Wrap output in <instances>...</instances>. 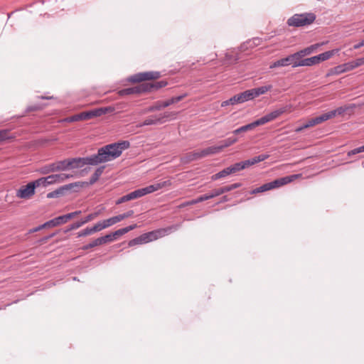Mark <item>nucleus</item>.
Wrapping results in <instances>:
<instances>
[{"mask_svg": "<svg viewBox=\"0 0 364 364\" xmlns=\"http://www.w3.org/2000/svg\"><path fill=\"white\" fill-rule=\"evenodd\" d=\"M130 146L128 141H121L109 144L100 148L97 151L101 163L113 161L121 156L123 151Z\"/></svg>", "mask_w": 364, "mask_h": 364, "instance_id": "nucleus-1", "label": "nucleus"}, {"mask_svg": "<svg viewBox=\"0 0 364 364\" xmlns=\"http://www.w3.org/2000/svg\"><path fill=\"white\" fill-rule=\"evenodd\" d=\"M170 232V229H159L157 230L144 233L129 242V246L132 247L136 245H141L156 240L162 237Z\"/></svg>", "mask_w": 364, "mask_h": 364, "instance_id": "nucleus-2", "label": "nucleus"}, {"mask_svg": "<svg viewBox=\"0 0 364 364\" xmlns=\"http://www.w3.org/2000/svg\"><path fill=\"white\" fill-rule=\"evenodd\" d=\"M338 52V49L328 50L321 53L319 55L301 60L300 61H294L293 63V68L299 66H312L320 63L322 61L327 60L333 57L336 53Z\"/></svg>", "mask_w": 364, "mask_h": 364, "instance_id": "nucleus-3", "label": "nucleus"}, {"mask_svg": "<svg viewBox=\"0 0 364 364\" xmlns=\"http://www.w3.org/2000/svg\"><path fill=\"white\" fill-rule=\"evenodd\" d=\"M315 20L314 13L296 14L287 20V24L293 27H302L311 24Z\"/></svg>", "mask_w": 364, "mask_h": 364, "instance_id": "nucleus-4", "label": "nucleus"}, {"mask_svg": "<svg viewBox=\"0 0 364 364\" xmlns=\"http://www.w3.org/2000/svg\"><path fill=\"white\" fill-rule=\"evenodd\" d=\"M107 111V108H98L87 112H82L79 114L65 118L63 122H74L77 121L87 120L96 117H100L105 114Z\"/></svg>", "mask_w": 364, "mask_h": 364, "instance_id": "nucleus-5", "label": "nucleus"}, {"mask_svg": "<svg viewBox=\"0 0 364 364\" xmlns=\"http://www.w3.org/2000/svg\"><path fill=\"white\" fill-rule=\"evenodd\" d=\"M175 114H176L173 112H164L157 115H152L147 117L141 124H139L138 127H141L144 126L160 124L165 122L167 119L171 117H174Z\"/></svg>", "mask_w": 364, "mask_h": 364, "instance_id": "nucleus-6", "label": "nucleus"}, {"mask_svg": "<svg viewBox=\"0 0 364 364\" xmlns=\"http://www.w3.org/2000/svg\"><path fill=\"white\" fill-rule=\"evenodd\" d=\"M186 95H181L177 97H173L166 101H158L154 105L146 109V112L160 110L163 108L167 107L173 104L177 103L185 97Z\"/></svg>", "mask_w": 364, "mask_h": 364, "instance_id": "nucleus-7", "label": "nucleus"}, {"mask_svg": "<svg viewBox=\"0 0 364 364\" xmlns=\"http://www.w3.org/2000/svg\"><path fill=\"white\" fill-rule=\"evenodd\" d=\"M34 181H31L26 186H22L16 192V196L21 199H29L35 194L36 188Z\"/></svg>", "mask_w": 364, "mask_h": 364, "instance_id": "nucleus-8", "label": "nucleus"}, {"mask_svg": "<svg viewBox=\"0 0 364 364\" xmlns=\"http://www.w3.org/2000/svg\"><path fill=\"white\" fill-rule=\"evenodd\" d=\"M67 159L58 161L54 163L46 165L42 172L44 174H47L51 172L63 171L69 169Z\"/></svg>", "mask_w": 364, "mask_h": 364, "instance_id": "nucleus-9", "label": "nucleus"}, {"mask_svg": "<svg viewBox=\"0 0 364 364\" xmlns=\"http://www.w3.org/2000/svg\"><path fill=\"white\" fill-rule=\"evenodd\" d=\"M160 77V73L156 71H149L144 73H139L132 75L129 78V81L132 82H139L144 80H150L158 79Z\"/></svg>", "mask_w": 364, "mask_h": 364, "instance_id": "nucleus-10", "label": "nucleus"}, {"mask_svg": "<svg viewBox=\"0 0 364 364\" xmlns=\"http://www.w3.org/2000/svg\"><path fill=\"white\" fill-rule=\"evenodd\" d=\"M83 186V183L82 182H75L69 184L64 185L56 190L51 191L47 194L48 198H58L64 194V193L67 191H69L75 187L81 188Z\"/></svg>", "mask_w": 364, "mask_h": 364, "instance_id": "nucleus-11", "label": "nucleus"}, {"mask_svg": "<svg viewBox=\"0 0 364 364\" xmlns=\"http://www.w3.org/2000/svg\"><path fill=\"white\" fill-rule=\"evenodd\" d=\"M294 61H300L299 58H297V55L296 53L288 55L286 58L279 59L275 62H274L272 64L270 65L269 68L273 69L277 67H284L289 65H293V63Z\"/></svg>", "mask_w": 364, "mask_h": 364, "instance_id": "nucleus-12", "label": "nucleus"}, {"mask_svg": "<svg viewBox=\"0 0 364 364\" xmlns=\"http://www.w3.org/2000/svg\"><path fill=\"white\" fill-rule=\"evenodd\" d=\"M171 185V182L169 181H164L159 183H156L154 184L148 186L146 187L140 188L142 196L157 191L164 187L168 186Z\"/></svg>", "mask_w": 364, "mask_h": 364, "instance_id": "nucleus-13", "label": "nucleus"}, {"mask_svg": "<svg viewBox=\"0 0 364 364\" xmlns=\"http://www.w3.org/2000/svg\"><path fill=\"white\" fill-rule=\"evenodd\" d=\"M150 87H151V85H144V83H143V84L136 86V87H129V88H125V89L121 90H119V95L123 96V95H129L136 94V93L145 92L149 91V88Z\"/></svg>", "mask_w": 364, "mask_h": 364, "instance_id": "nucleus-14", "label": "nucleus"}, {"mask_svg": "<svg viewBox=\"0 0 364 364\" xmlns=\"http://www.w3.org/2000/svg\"><path fill=\"white\" fill-rule=\"evenodd\" d=\"M299 175H291L289 176H285L282 178H279L273 181L270 182L272 189L281 187L284 185H286L290 182H291L294 178L299 177Z\"/></svg>", "mask_w": 364, "mask_h": 364, "instance_id": "nucleus-15", "label": "nucleus"}, {"mask_svg": "<svg viewBox=\"0 0 364 364\" xmlns=\"http://www.w3.org/2000/svg\"><path fill=\"white\" fill-rule=\"evenodd\" d=\"M68 167L70 168H82L85 166V158L79 157V158H71L67 159Z\"/></svg>", "mask_w": 364, "mask_h": 364, "instance_id": "nucleus-16", "label": "nucleus"}, {"mask_svg": "<svg viewBox=\"0 0 364 364\" xmlns=\"http://www.w3.org/2000/svg\"><path fill=\"white\" fill-rule=\"evenodd\" d=\"M268 158H269V155L268 154H260L259 156L253 157L251 159L246 160V161H245L246 168L250 166H252V165H254L255 164H257L259 162L263 161L266 160Z\"/></svg>", "mask_w": 364, "mask_h": 364, "instance_id": "nucleus-17", "label": "nucleus"}, {"mask_svg": "<svg viewBox=\"0 0 364 364\" xmlns=\"http://www.w3.org/2000/svg\"><path fill=\"white\" fill-rule=\"evenodd\" d=\"M237 141V138H236V137H228L226 139L221 141L220 142V145L217 146L219 152H220L223 149L230 146L231 145L234 144Z\"/></svg>", "mask_w": 364, "mask_h": 364, "instance_id": "nucleus-18", "label": "nucleus"}, {"mask_svg": "<svg viewBox=\"0 0 364 364\" xmlns=\"http://www.w3.org/2000/svg\"><path fill=\"white\" fill-rule=\"evenodd\" d=\"M199 154V158L201 159L203 157L207 156L208 155L215 154L219 153L218 149L217 146H210L206 149H204L201 151H198Z\"/></svg>", "mask_w": 364, "mask_h": 364, "instance_id": "nucleus-19", "label": "nucleus"}, {"mask_svg": "<svg viewBox=\"0 0 364 364\" xmlns=\"http://www.w3.org/2000/svg\"><path fill=\"white\" fill-rule=\"evenodd\" d=\"M199 154V158L201 159L203 157L207 156L208 155L215 154L219 153L218 149L217 146H210L206 149H204L201 151H198Z\"/></svg>", "mask_w": 364, "mask_h": 364, "instance_id": "nucleus-20", "label": "nucleus"}, {"mask_svg": "<svg viewBox=\"0 0 364 364\" xmlns=\"http://www.w3.org/2000/svg\"><path fill=\"white\" fill-rule=\"evenodd\" d=\"M66 223H67L66 220L63 215L56 217L52 220L47 221L46 225H48V228H53V227H56L61 224H65Z\"/></svg>", "mask_w": 364, "mask_h": 364, "instance_id": "nucleus-21", "label": "nucleus"}, {"mask_svg": "<svg viewBox=\"0 0 364 364\" xmlns=\"http://www.w3.org/2000/svg\"><path fill=\"white\" fill-rule=\"evenodd\" d=\"M85 158V165L97 166L101 163L98 153Z\"/></svg>", "mask_w": 364, "mask_h": 364, "instance_id": "nucleus-22", "label": "nucleus"}, {"mask_svg": "<svg viewBox=\"0 0 364 364\" xmlns=\"http://www.w3.org/2000/svg\"><path fill=\"white\" fill-rule=\"evenodd\" d=\"M288 110V106L280 107L277 109H275L268 114H267L269 117L270 121H272L279 117L281 114H284Z\"/></svg>", "mask_w": 364, "mask_h": 364, "instance_id": "nucleus-23", "label": "nucleus"}, {"mask_svg": "<svg viewBox=\"0 0 364 364\" xmlns=\"http://www.w3.org/2000/svg\"><path fill=\"white\" fill-rule=\"evenodd\" d=\"M262 43V40L259 38H254L247 42H245L241 47L242 49L252 48L257 46H259Z\"/></svg>", "mask_w": 364, "mask_h": 364, "instance_id": "nucleus-24", "label": "nucleus"}, {"mask_svg": "<svg viewBox=\"0 0 364 364\" xmlns=\"http://www.w3.org/2000/svg\"><path fill=\"white\" fill-rule=\"evenodd\" d=\"M104 169H105L104 166L98 167L95 170V173L91 176V177L90 178L89 184L92 185L95 182H97L98 181L99 178L100 177V176L102 174Z\"/></svg>", "mask_w": 364, "mask_h": 364, "instance_id": "nucleus-25", "label": "nucleus"}, {"mask_svg": "<svg viewBox=\"0 0 364 364\" xmlns=\"http://www.w3.org/2000/svg\"><path fill=\"white\" fill-rule=\"evenodd\" d=\"M316 124H318V122L316 120V117H314V118H312V119H310L309 120H308L302 126L297 127L295 129V132H300L303 131L304 129H307V128L314 127V126H315Z\"/></svg>", "mask_w": 364, "mask_h": 364, "instance_id": "nucleus-26", "label": "nucleus"}, {"mask_svg": "<svg viewBox=\"0 0 364 364\" xmlns=\"http://www.w3.org/2000/svg\"><path fill=\"white\" fill-rule=\"evenodd\" d=\"M232 174L231 171H230V168L229 167H227L225 168H224L223 170L219 171L218 173L213 175L211 176V179L213 181H216L218 179H220V178H225L229 175Z\"/></svg>", "mask_w": 364, "mask_h": 364, "instance_id": "nucleus-27", "label": "nucleus"}, {"mask_svg": "<svg viewBox=\"0 0 364 364\" xmlns=\"http://www.w3.org/2000/svg\"><path fill=\"white\" fill-rule=\"evenodd\" d=\"M136 227H137L136 224H133V225H129L127 227H125V228H121V229H119V230L114 231V235H115L116 237L118 236H121V235H124V234L127 233L128 232L135 229Z\"/></svg>", "mask_w": 364, "mask_h": 364, "instance_id": "nucleus-28", "label": "nucleus"}, {"mask_svg": "<svg viewBox=\"0 0 364 364\" xmlns=\"http://www.w3.org/2000/svg\"><path fill=\"white\" fill-rule=\"evenodd\" d=\"M255 127L253 123H250L248 124H246V125H244V126H242L236 129H235L232 133L234 134H240L241 133H243V132H248V131H250L252 129H253Z\"/></svg>", "mask_w": 364, "mask_h": 364, "instance_id": "nucleus-29", "label": "nucleus"}, {"mask_svg": "<svg viewBox=\"0 0 364 364\" xmlns=\"http://www.w3.org/2000/svg\"><path fill=\"white\" fill-rule=\"evenodd\" d=\"M232 173H235L237 171L246 168L245 163L244 161L235 163L232 166H228Z\"/></svg>", "mask_w": 364, "mask_h": 364, "instance_id": "nucleus-30", "label": "nucleus"}, {"mask_svg": "<svg viewBox=\"0 0 364 364\" xmlns=\"http://www.w3.org/2000/svg\"><path fill=\"white\" fill-rule=\"evenodd\" d=\"M199 154L198 151L188 153L186 156L183 159V161L188 163L192 161L199 159Z\"/></svg>", "mask_w": 364, "mask_h": 364, "instance_id": "nucleus-31", "label": "nucleus"}, {"mask_svg": "<svg viewBox=\"0 0 364 364\" xmlns=\"http://www.w3.org/2000/svg\"><path fill=\"white\" fill-rule=\"evenodd\" d=\"M312 48H311L310 46H309L307 48H305L296 52V53L297 55V58H299V60H302L301 58L303 57L313 53Z\"/></svg>", "mask_w": 364, "mask_h": 364, "instance_id": "nucleus-32", "label": "nucleus"}, {"mask_svg": "<svg viewBox=\"0 0 364 364\" xmlns=\"http://www.w3.org/2000/svg\"><path fill=\"white\" fill-rule=\"evenodd\" d=\"M343 73H345V70L343 69V65H339L331 69L328 73L327 76H330L332 75H340Z\"/></svg>", "mask_w": 364, "mask_h": 364, "instance_id": "nucleus-33", "label": "nucleus"}, {"mask_svg": "<svg viewBox=\"0 0 364 364\" xmlns=\"http://www.w3.org/2000/svg\"><path fill=\"white\" fill-rule=\"evenodd\" d=\"M236 96H237V102H239V104H241V103H243V102H245L250 100L247 90H245L241 93H239V94L236 95Z\"/></svg>", "mask_w": 364, "mask_h": 364, "instance_id": "nucleus-34", "label": "nucleus"}, {"mask_svg": "<svg viewBox=\"0 0 364 364\" xmlns=\"http://www.w3.org/2000/svg\"><path fill=\"white\" fill-rule=\"evenodd\" d=\"M33 181L36 183L37 188L39 186L46 187L47 186L50 185L48 179V176L40 178Z\"/></svg>", "mask_w": 364, "mask_h": 364, "instance_id": "nucleus-35", "label": "nucleus"}, {"mask_svg": "<svg viewBox=\"0 0 364 364\" xmlns=\"http://www.w3.org/2000/svg\"><path fill=\"white\" fill-rule=\"evenodd\" d=\"M127 197L128 201L142 197L141 189L139 188V189L135 190V191L127 194Z\"/></svg>", "mask_w": 364, "mask_h": 364, "instance_id": "nucleus-36", "label": "nucleus"}, {"mask_svg": "<svg viewBox=\"0 0 364 364\" xmlns=\"http://www.w3.org/2000/svg\"><path fill=\"white\" fill-rule=\"evenodd\" d=\"M100 242L102 245L105 244L109 242H112L116 239L115 235H114V232L107 234L105 236L99 237Z\"/></svg>", "mask_w": 364, "mask_h": 364, "instance_id": "nucleus-37", "label": "nucleus"}, {"mask_svg": "<svg viewBox=\"0 0 364 364\" xmlns=\"http://www.w3.org/2000/svg\"><path fill=\"white\" fill-rule=\"evenodd\" d=\"M228 186L221 187L217 189H214L211 191L213 198L220 196L225 193L229 192Z\"/></svg>", "mask_w": 364, "mask_h": 364, "instance_id": "nucleus-38", "label": "nucleus"}, {"mask_svg": "<svg viewBox=\"0 0 364 364\" xmlns=\"http://www.w3.org/2000/svg\"><path fill=\"white\" fill-rule=\"evenodd\" d=\"M144 85H151V87L149 88V91H150L151 89L157 90L165 87L167 85V82L166 81H159L155 83H144Z\"/></svg>", "mask_w": 364, "mask_h": 364, "instance_id": "nucleus-39", "label": "nucleus"}, {"mask_svg": "<svg viewBox=\"0 0 364 364\" xmlns=\"http://www.w3.org/2000/svg\"><path fill=\"white\" fill-rule=\"evenodd\" d=\"M269 122H271L269 119V117L267 114H265L264 116L260 117L259 119L255 120V122H253V124L255 126V127H257V126H260V125H263Z\"/></svg>", "mask_w": 364, "mask_h": 364, "instance_id": "nucleus-40", "label": "nucleus"}, {"mask_svg": "<svg viewBox=\"0 0 364 364\" xmlns=\"http://www.w3.org/2000/svg\"><path fill=\"white\" fill-rule=\"evenodd\" d=\"M269 190H272L270 182L263 184L262 186L253 190V193H262Z\"/></svg>", "mask_w": 364, "mask_h": 364, "instance_id": "nucleus-41", "label": "nucleus"}, {"mask_svg": "<svg viewBox=\"0 0 364 364\" xmlns=\"http://www.w3.org/2000/svg\"><path fill=\"white\" fill-rule=\"evenodd\" d=\"M316 117V120L318 122V124H321L325 121H327L332 117V114H331V112H326V113H324V114H321L320 116H318V117Z\"/></svg>", "mask_w": 364, "mask_h": 364, "instance_id": "nucleus-42", "label": "nucleus"}, {"mask_svg": "<svg viewBox=\"0 0 364 364\" xmlns=\"http://www.w3.org/2000/svg\"><path fill=\"white\" fill-rule=\"evenodd\" d=\"M55 175H56L55 178H57L58 183H63L65 181H66L67 179H69L73 176V175L68 174V173H58V174H55Z\"/></svg>", "mask_w": 364, "mask_h": 364, "instance_id": "nucleus-43", "label": "nucleus"}, {"mask_svg": "<svg viewBox=\"0 0 364 364\" xmlns=\"http://www.w3.org/2000/svg\"><path fill=\"white\" fill-rule=\"evenodd\" d=\"M101 245L102 244H101L100 240V239L98 237V238L95 239V240H93L92 242H91L90 243L84 245L82 247V250H87L88 249L93 248L95 247H97V246Z\"/></svg>", "mask_w": 364, "mask_h": 364, "instance_id": "nucleus-44", "label": "nucleus"}, {"mask_svg": "<svg viewBox=\"0 0 364 364\" xmlns=\"http://www.w3.org/2000/svg\"><path fill=\"white\" fill-rule=\"evenodd\" d=\"M236 104H239V102H237V96L235 95L233 97H232L231 98H230L229 100L223 101L221 103V106L226 107L228 105H236Z\"/></svg>", "mask_w": 364, "mask_h": 364, "instance_id": "nucleus-45", "label": "nucleus"}, {"mask_svg": "<svg viewBox=\"0 0 364 364\" xmlns=\"http://www.w3.org/2000/svg\"><path fill=\"white\" fill-rule=\"evenodd\" d=\"M236 104H239V102H237V96L235 95L233 97H232L231 98H230L229 100L223 101L221 103V106L226 107L228 105H236Z\"/></svg>", "mask_w": 364, "mask_h": 364, "instance_id": "nucleus-46", "label": "nucleus"}, {"mask_svg": "<svg viewBox=\"0 0 364 364\" xmlns=\"http://www.w3.org/2000/svg\"><path fill=\"white\" fill-rule=\"evenodd\" d=\"M211 198H213V197L212 196V193L210 192L209 193L202 195V196L198 197L197 198H196L195 203H200V202H203V201H205V200H209Z\"/></svg>", "mask_w": 364, "mask_h": 364, "instance_id": "nucleus-47", "label": "nucleus"}, {"mask_svg": "<svg viewBox=\"0 0 364 364\" xmlns=\"http://www.w3.org/2000/svg\"><path fill=\"white\" fill-rule=\"evenodd\" d=\"M346 109H347V108H346V107H338L336 109L331 110L330 112H331V114H332V117H334L336 115L343 114L346 111Z\"/></svg>", "mask_w": 364, "mask_h": 364, "instance_id": "nucleus-48", "label": "nucleus"}, {"mask_svg": "<svg viewBox=\"0 0 364 364\" xmlns=\"http://www.w3.org/2000/svg\"><path fill=\"white\" fill-rule=\"evenodd\" d=\"M247 92L250 100H253L254 98L259 96V94L258 93V90L257 88L247 90Z\"/></svg>", "mask_w": 364, "mask_h": 364, "instance_id": "nucleus-49", "label": "nucleus"}, {"mask_svg": "<svg viewBox=\"0 0 364 364\" xmlns=\"http://www.w3.org/2000/svg\"><path fill=\"white\" fill-rule=\"evenodd\" d=\"M94 233L92 228H87L77 233V237H85Z\"/></svg>", "mask_w": 364, "mask_h": 364, "instance_id": "nucleus-50", "label": "nucleus"}, {"mask_svg": "<svg viewBox=\"0 0 364 364\" xmlns=\"http://www.w3.org/2000/svg\"><path fill=\"white\" fill-rule=\"evenodd\" d=\"M256 88L257 89L258 93L259 94V95H263V94L266 93L267 92L269 91L272 88V86L271 85H269L261 86V87H256Z\"/></svg>", "mask_w": 364, "mask_h": 364, "instance_id": "nucleus-51", "label": "nucleus"}, {"mask_svg": "<svg viewBox=\"0 0 364 364\" xmlns=\"http://www.w3.org/2000/svg\"><path fill=\"white\" fill-rule=\"evenodd\" d=\"M93 232H100L103 229H105V226L103 224L102 221H100L96 223L93 227H92Z\"/></svg>", "mask_w": 364, "mask_h": 364, "instance_id": "nucleus-52", "label": "nucleus"}, {"mask_svg": "<svg viewBox=\"0 0 364 364\" xmlns=\"http://www.w3.org/2000/svg\"><path fill=\"white\" fill-rule=\"evenodd\" d=\"M342 65L343 66V69L345 70V73L348 72V71H350V70H352L355 68V65L353 63V61H350V62H348V63H344V64H342Z\"/></svg>", "mask_w": 364, "mask_h": 364, "instance_id": "nucleus-53", "label": "nucleus"}, {"mask_svg": "<svg viewBox=\"0 0 364 364\" xmlns=\"http://www.w3.org/2000/svg\"><path fill=\"white\" fill-rule=\"evenodd\" d=\"M361 152H364V145L350 151L348 153V156H352V155H355V154H360Z\"/></svg>", "mask_w": 364, "mask_h": 364, "instance_id": "nucleus-54", "label": "nucleus"}, {"mask_svg": "<svg viewBox=\"0 0 364 364\" xmlns=\"http://www.w3.org/2000/svg\"><path fill=\"white\" fill-rule=\"evenodd\" d=\"M102 223L105 225V228H109V227L116 224L115 221H114V217H112V218H109L108 219L104 220H102Z\"/></svg>", "mask_w": 364, "mask_h": 364, "instance_id": "nucleus-55", "label": "nucleus"}, {"mask_svg": "<svg viewBox=\"0 0 364 364\" xmlns=\"http://www.w3.org/2000/svg\"><path fill=\"white\" fill-rule=\"evenodd\" d=\"M81 210H77V211H75V212H73V213H68L66 215H64V217L66 220V222L68 221V220L81 214Z\"/></svg>", "mask_w": 364, "mask_h": 364, "instance_id": "nucleus-56", "label": "nucleus"}, {"mask_svg": "<svg viewBox=\"0 0 364 364\" xmlns=\"http://www.w3.org/2000/svg\"><path fill=\"white\" fill-rule=\"evenodd\" d=\"M101 213V210L96 211L95 213H92L91 214H89L85 218L88 222L94 220L95 218H97L100 214Z\"/></svg>", "mask_w": 364, "mask_h": 364, "instance_id": "nucleus-57", "label": "nucleus"}, {"mask_svg": "<svg viewBox=\"0 0 364 364\" xmlns=\"http://www.w3.org/2000/svg\"><path fill=\"white\" fill-rule=\"evenodd\" d=\"M355 68L364 65V58H357L353 60Z\"/></svg>", "mask_w": 364, "mask_h": 364, "instance_id": "nucleus-58", "label": "nucleus"}, {"mask_svg": "<svg viewBox=\"0 0 364 364\" xmlns=\"http://www.w3.org/2000/svg\"><path fill=\"white\" fill-rule=\"evenodd\" d=\"M55 177H56L55 174H52V175L48 176V179L50 182V184L58 183L57 178Z\"/></svg>", "mask_w": 364, "mask_h": 364, "instance_id": "nucleus-59", "label": "nucleus"}, {"mask_svg": "<svg viewBox=\"0 0 364 364\" xmlns=\"http://www.w3.org/2000/svg\"><path fill=\"white\" fill-rule=\"evenodd\" d=\"M81 227V225L80 223L77 221L75 223H73L72 225H70V228L65 231V232H68L69 230H75V229H77Z\"/></svg>", "mask_w": 364, "mask_h": 364, "instance_id": "nucleus-60", "label": "nucleus"}, {"mask_svg": "<svg viewBox=\"0 0 364 364\" xmlns=\"http://www.w3.org/2000/svg\"><path fill=\"white\" fill-rule=\"evenodd\" d=\"M241 186H242V184L240 183H235L231 184L230 186H228V187L229 188L228 189L229 191H232L234 189L240 188Z\"/></svg>", "mask_w": 364, "mask_h": 364, "instance_id": "nucleus-61", "label": "nucleus"}, {"mask_svg": "<svg viewBox=\"0 0 364 364\" xmlns=\"http://www.w3.org/2000/svg\"><path fill=\"white\" fill-rule=\"evenodd\" d=\"M48 228V225H46V222L36 228H35L32 232H37V231H39L41 230H42L43 228Z\"/></svg>", "mask_w": 364, "mask_h": 364, "instance_id": "nucleus-62", "label": "nucleus"}, {"mask_svg": "<svg viewBox=\"0 0 364 364\" xmlns=\"http://www.w3.org/2000/svg\"><path fill=\"white\" fill-rule=\"evenodd\" d=\"M127 201H128V199H127V195H125V196H123L122 197L119 198L117 200L116 204L119 205V204H121V203L127 202Z\"/></svg>", "mask_w": 364, "mask_h": 364, "instance_id": "nucleus-63", "label": "nucleus"}, {"mask_svg": "<svg viewBox=\"0 0 364 364\" xmlns=\"http://www.w3.org/2000/svg\"><path fill=\"white\" fill-rule=\"evenodd\" d=\"M114 219L115 221V223H117L124 219L123 214H119L118 215L114 216Z\"/></svg>", "mask_w": 364, "mask_h": 364, "instance_id": "nucleus-64", "label": "nucleus"}]
</instances>
